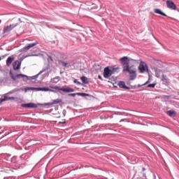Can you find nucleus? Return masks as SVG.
<instances>
[{"label": "nucleus", "mask_w": 179, "mask_h": 179, "mask_svg": "<svg viewBox=\"0 0 179 179\" xmlns=\"http://www.w3.org/2000/svg\"><path fill=\"white\" fill-rule=\"evenodd\" d=\"M47 71H48V68L45 67L37 75L34 76L32 77H29L24 74L15 75V73H13V72H12V70H10V75L11 79H13V80H14V82H16V80H17V79H22V80L24 82H27V80H31V79H33V80L37 79L38 78V75H41V73H43V72H47Z\"/></svg>", "instance_id": "1"}, {"label": "nucleus", "mask_w": 179, "mask_h": 179, "mask_svg": "<svg viewBox=\"0 0 179 179\" xmlns=\"http://www.w3.org/2000/svg\"><path fill=\"white\" fill-rule=\"evenodd\" d=\"M120 71V67H113L111 69L108 67H106L103 70V77L105 79H110L112 75H114L115 72Z\"/></svg>", "instance_id": "2"}, {"label": "nucleus", "mask_w": 179, "mask_h": 179, "mask_svg": "<svg viewBox=\"0 0 179 179\" xmlns=\"http://www.w3.org/2000/svg\"><path fill=\"white\" fill-rule=\"evenodd\" d=\"M120 62L123 66V72L129 71L131 69L129 66V59H128V57H123L120 59Z\"/></svg>", "instance_id": "3"}, {"label": "nucleus", "mask_w": 179, "mask_h": 179, "mask_svg": "<svg viewBox=\"0 0 179 179\" xmlns=\"http://www.w3.org/2000/svg\"><path fill=\"white\" fill-rule=\"evenodd\" d=\"M50 89H55V90H61L62 92H64V93H73L75 92V89L71 88L69 87H67L66 88H61L58 86H50Z\"/></svg>", "instance_id": "4"}, {"label": "nucleus", "mask_w": 179, "mask_h": 179, "mask_svg": "<svg viewBox=\"0 0 179 179\" xmlns=\"http://www.w3.org/2000/svg\"><path fill=\"white\" fill-rule=\"evenodd\" d=\"M25 92H28V90H34L35 92H52L48 87H26L24 88Z\"/></svg>", "instance_id": "5"}, {"label": "nucleus", "mask_w": 179, "mask_h": 179, "mask_svg": "<svg viewBox=\"0 0 179 179\" xmlns=\"http://www.w3.org/2000/svg\"><path fill=\"white\" fill-rule=\"evenodd\" d=\"M61 101H62V99H57L55 100H52L51 102L43 103L42 106L43 107H45V108H50V107H52V106L55 104H59Z\"/></svg>", "instance_id": "6"}, {"label": "nucleus", "mask_w": 179, "mask_h": 179, "mask_svg": "<svg viewBox=\"0 0 179 179\" xmlns=\"http://www.w3.org/2000/svg\"><path fill=\"white\" fill-rule=\"evenodd\" d=\"M138 70L140 73H145V72H149L148 64L145 62H141L138 66Z\"/></svg>", "instance_id": "7"}, {"label": "nucleus", "mask_w": 179, "mask_h": 179, "mask_svg": "<svg viewBox=\"0 0 179 179\" xmlns=\"http://www.w3.org/2000/svg\"><path fill=\"white\" fill-rule=\"evenodd\" d=\"M38 43L37 41H35L34 43H28L26 45L25 47L20 49V52H25V51H29L30 48H33V47H36Z\"/></svg>", "instance_id": "8"}, {"label": "nucleus", "mask_w": 179, "mask_h": 179, "mask_svg": "<svg viewBox=\"0 0 179 179\" xmlns=\"http://www.w3.org/2000/svg\"><path fill=\"white\" fill-rule=\"evenodd\" d=\"M124 72H128L130 75V80H135L136 79V71L135 69L130 67L129 71H126Z\"/></svg>", "instance_id": "9"}, {"label": "nucleus", "mask_w": 179, "mask_h": 179, "mask_svg": "<svg viewBox=\"0 0 179 179\" xmlns=\"http://www.w3.org/2000/svg\"><path fill=\"white\" fill-rule=\"evenodd\" d=\"M17 26H19V23L12 24L7 27H4L3 28V33H9V31H12L15 27H17Z\"/></svg>", "instance_id": "10"}, {"label": "nucleus", "mask_w": 179, "mask_h": 179, "mask_svg": "<svg viewBox=\"0 0 179 179\" xmlns=\"http://www.w3.org/2000/svg\"><path fill=\"white\" fill-rule=\"evenodd\" d=\"M166 6L169 9H171L172 10H176V9H177V6H176L174 2L171 0L166 1Z\"/></svg>", "instance_id": "11"}, {"label": "nucleus", "mask_w": 179, "mask_h": 179, "mask_svg": "<svg viewBox=\"0 0 179 179\" xmlns=\"http://www.w3.org/2000/svg\"><path fill=\"white\" fill-rule=\"evenodd\" d=\"M21 107H24V108H37V105L34 103H22Z\"/></svg>", "instance_id": "12"}, {"label": "nucleus", "mask_w": 179, "mask_h": 179, "mask_svg": "<svg viewBox=\"0 0 179 179\" xmlns=\"http://www.w3.org/2000/svg\"><path fill=\"white\" fill-rule=\"evenodd\" d=\"M69 96L75 97L76 96H81L82 97H89L90 95L85 92H76L73 94H69Z\"/></svg>", "instance_id": "13"}, {"label": "nucleus", "mask_w": 179, "mask_h": 179, "mask_svg": "<svg viewBox=\"0 0 179 179\" xmlns=\"http://www.w3.org/2000/svg\"><path fill=\"white\" fill-rule=\"evenodd\" d=\"M20 66H22V62L19 60H16L13 63V68L14 71H17V69H20Z\"/></svg>", "instance_id": "14"}, {"label": "nucleus", "mask_w": 179, "mask_h": 179, "mask_svg": "<svg viewBox=\"0 0 179 179\" xmlns=\"http://www.w3.org/2000/svg\"><path fill=\"white\" fill-rule=\"evenodd\" d=\"M117 85L119 86V87H120V89H127V90H129V89H131L130 87L125 85V82L124 81H119Z\"/></svg>", "instance_id": "15"}, {"label": "nucleus", "mask_w": 179, "mask_h": 179, "mask_svg": "<svg viewBox=\"0 0 179 179\" xmlns=\"http://www.w3.org/2000/svg\"><path fill=\"white\" fill-rule=\"evenodd\" d=\"M154 12L155 13H157V15H161V16H164L165 17H166L167 16V15L162 11V10H160L159 8H155Z\"/></svg>", "instance_id": "16"}, {"label": "nucleus", "mask_w": 179, "mask_h": 179, "mask_svg": "<svg viewBox=\"0 0 179 179\" xmlns=\"http://www.w3.org/2000/svg\"><path fill=\"white\" fill-rule=\"evenodd\" d=\"M9 100H15V97H9L8 96H4L3 98L0 99V103H3V101H8Z\"/></svg>", "instance_id": "17"}, {"label": "nucleus", "mask_w": 179, "mask_h": 179, "mask_svg": "<svg viewBox=\"0 0 179 179\" xmlns=\"http://www.w3.org/2000/svg\"><path fill=\"white\" fill-rule=\"evenodd\" d=\"M13 61H15L14 57H8V59H6V66H10V65H11L12 62H13Z\"/></svg>", "instance_id": "18"}, {"label": "nucleus", "mask_w": 179, "mask_h": 179, "mask_svg": "<svg viewBox=\"0 0 179 179\" xmlns=\"http://www.w3.org/2000/svg\"><path fill=\"white\" fill-rule=\"evenodd\" d=\"M176 115H177V112H176L175 110H168L166 112V115L171 117H176Z\"/></svg>", "instance_id": "19"}, {"label": "nucleus", "mask_w": 179, "mask_h": 179, "mask_svg": "<svg viewBox=\"0 0 179 179\" xmlns=\"http://www.w3.org/2000/svg\"><path fill=\"white\" fill-rule=\"evenodd\" d=\"M17 164H18L19 166H24V163H25V162H24V160L23 159V155H21L20 157V160L19 161H17Z\"/></svg>", "instance_id": "20"}, {"label": "nucleus", "mask_w": 179, "mask_h": 179, "mask_svg": "<svg viewBox=\"0 0 179 179\" xmlns=\"http://www.w3.org/2000/svg\"><path fill=\"white\" fill-rule=\"evenodd\" d=\"M155 72L156 78H159L162 76V73H163V71L159 69H155Z\"/></svg>", "instance_id": "21"}, {"label": "nucleus", "mask_w": 179, "mask_h": 179, "mask_svg": "<svg viewBox=\"0 0 179 179\" xmlns=\"http://www.w3.org/2000/svg\"><path fill=\"white\" fill-rule=\"evenodd\" d=\"M162 78V82H165V83H170V79L167 78V76L163 74Z\"/></svg>", "instance_id": "22"}, {"label": "nucleus", "mask_w": 179, "mask_h": 179, "mask_svg": "<svg viewBox=\"0 0 179 179\" xmlns=\"http://www.w3.org/2000/svg\"><path fill=\"white\" fill-rule=\"evenodd\" d=\"M83 83H85V85H89V80H87V77L83 76L80 78Z\"/></svg>", "instance_id": "23"}, {"label": "nucleus", "mask_w": 179, "mask_h": 179, "mask_svg": "<svg viewBox=\"0 0 179 179\" xmlns=\"http://www.w3.org/2000/svg\"><path fill=\"white\" fill-rule=\"evenodd\" d=\"M50 82H52V83H57V82H59V76H56L54 78H52Z\"/></svg>", "instance_id": "24"}, {"label": "nucleus", "mask_w": 179, "mask_h": 179, "mask_svg": "<svg viewBox=\"0 0 179 179\" xmlns=\"http://www.w3.org/2000/svg\"><path fill=\"white\" fill-rule=\"evenodd\" d=\"M60 62L62 64V66H64L65 68H66V66H68V63H66L64 61H60Z\"/></svg>", "instance_id": "25"}, {"label": "nucleus", "mask_w": 179, "mask_h": 179, "mask_svg": "<svg viewBox=\"0 0 179 179\" xmlns=\"http://www.w3.org/2000/svg\"><path fill=\"white\" fill-rule=\"evenodd\" d=\"M156 86V83H152V84H150L148 85L147 87H151V88H155V87Z\"/></svg>", "instance_id": "26"}, {"label": "nucleus", "mask_w": 179, "mask_h": 179, "mask_svg": "<svg viewBox=\"0 0 179 179\" xmlns=\"http://www.w3.org/2000/svg\"><path fill=\"white\" fill-rule=\"evenodd\" d=\"M55 29H57L58 30L62 29L63 30H65V28H64L62 27H55Z\"/></svg>", "instance_id": "27"}, {"label": "nucleus", "mask_w": 179, "mask_h": 179, "mask_svg": "<svg viewBox=\"0 0 179 179\" xmlns=\"http://www.w3.org/2000/svg\"><path fill=\"white\" fill-rule=\"evenodd\" d=\"M73 82L76 84V85H80V82L78 81V80L75 79L73 80Z\"/></svg>", "instance_id": "28"}, {"label": "nucleus", "mask_w": 179, "mask_h": 179, "mask_svg": "<svg viewBox=\"0 0 179 179\" xmlns=\"http://www.w3.org/2000/svg\"><path fill=\"white\" fill-rule=\"evenodd\" d=\"M11 163H16V162H15V157H13V158L11 159Z\"/></svg>", "instance_id": "29"}, {"label": "nucleus", "mask_w": 179, "mask_h": 179, "mask_svg": "<svg viewBox=\"0 0 179 179\" xmlns=\"http://www.w3.org/2000/svg\"><path fill=\"white\" fill-rule=\"evenodd\" d=\"M148 83H149V80H148L144 84H143V86H146V85H148Z\"/></svg>", "instance_id": "30"}, {"label": "nucleus", "mask_w": 179, "mask_h": 179, "mask_svg": "<svg viewBox=\"0 0 179 179\" xmlns=\"http://www.w3.org/2000/svg\"><path fill=\"white\" fill-rule=\"evenodd\" d=\"M98 78H99L101 80H103V78L101 77V75H99V76H98Z\"/></svg>", "instance_id": "31"}, {"label": "nucleus", "mask_w": 179, "mask_h": 179, "mask_svg": "<svg viewBox=\"0 0 179 179\" xmlns=\"http://www.w3.org/2000/svg\"><path fill=\"white\" fill-rule=\"evenodd\" d=\"M142 86H144V85H139V84L138 85V87H142Z\"/></svg>", "instance_id": "32"}, {"label": "nucleus", "mask_w": 179, "mask_h": 179, "mask_svg": "<svg viewBox=\"0 0 179 179\" xmlns=\"http://www.w3.org/2000/svg\"><path fill=\"white\" fill-rule=\"evenodd\" d=\"M59 124H66V122H59Z\"/></svg>", "instance_id": "33"}, {"label": "nucleus", "mask_w": 179, "mask_h": 179, "mask_svg": "<svg viewBox=\"0 0 179 179\" xmlns=\"http://www.w3.org/2000/svg\"><path fill=\"white\" fill-rule=\"evenodd\" d=\"M146 171V169H145V168L142 169V171Z\"/></svg>", "instance_id": "34"}, {"label": "nucleus", "mask_w": 179, "mask_h": 179, "mask_svg": "<svg viewBox=\"0 0 179 179\" xmlns=\"http://www.w3.org/2000/svg\"><path fill=\"white\" fill-rule=\"evenodd\" d=\"M143 177L146 178V173H143Z\"/></svg>", "instance_id": "35"}, {"label": "nucleus", "mask_w": 179, "mask_h": 179, "mask_svg": "<svg viewBox=\"0 0 179 179\" xmlns=\"http://www.w3.org/2000/svg\"><path fill=\"white\" fill-rule=\"evenodd\" d=\"M49 58H50V61H52V57L51 56L49 57Z\"/></svg>", "instance_id": "36"}, {"label": "nucleus", "mask_w": 179, "mask_h": 179, "mask_svg": "<svg viewBox=\"0 0 179 179\" xmlns=\"http://www.w3.org/2000/svg\"><path fill=\"white\" fill-rule=\"evenodd\" d=\"M29 57H34V55H29Z\"/></svg>", "instance_id": "37"}, {"label": "nucleus", "mask_w": 179, "mask_h": 179, "mask_svg": "<svg viewBox=\"0 0 179 179\" xmlns=\"http://www.w3.org/2000/svg\"><path fill=\"white\" fill-rule=\"evenodd\" d=\"M110 125V127H113V124H109Z\"/></svg>", "instance_id": "38"}, {"label": "nucleus", "mask_w": 179, "mask_h": 179, "mask_svg": "<svg viewBox=\"0 0 179 179\" xmlns=\"http://www.w3.org/2000/svg\"><path fill=\"white\" fill-rule=\"evenodd\" d=\"M120 122H122V120H120Z\"/></svg>", "instance_id": "39"}, {"label": "nucleus", "mask_w": 179, "mask_h": 179, "mask_svg": "<svg viewBox=\"0 0 179 179\" xmlns=\"http://www.w3.org/2000/svg\"><path fill=\"white\" fill-rule=\"evenodd\" d=\"M19 20H20V18H19Z\"/></svg>", "instance_id": "40"}, {"label": "nucleus", "mask_w": 179, "mask_h": 179, "mask_svg": "<svg viewBox=\"0 0 179 179\" xmlns=\"http://www.w3.org/2000/svg\"><path fill=\"white\" fill-rule=\"evenodd\" d=\"M1 57H0V61H1Z\"/></svg>", "instance_id": "41"}]
</instances>
